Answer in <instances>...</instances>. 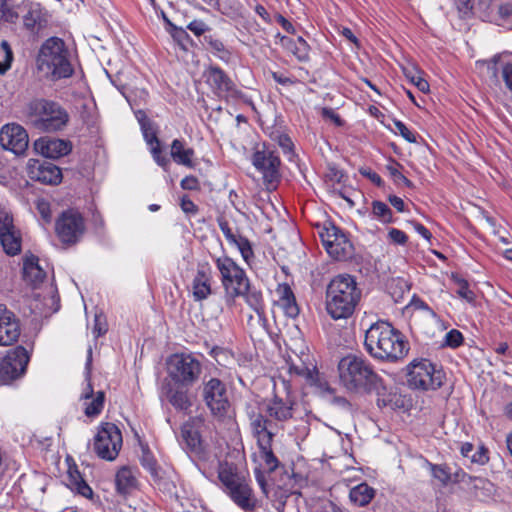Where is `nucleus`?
<instances>
[{"instance_id":"obj_1","label":"nucleus","mask_w":512,"mask_h":512,"mask_svg":"<svg viewBox=\"0 0 512 512\" xmlns=\"http://www.w3.org/2000/svg\"><path fill=\"white\" fill-rule=\"evenodd\" d=\"M364 347L371 357L386 362L403 359L409 351L403 335L385 321L369 326L365 332Z\"/></svg>"},{"instance_id":"obj_2","label":"nucleus","mask_w":512,"mask_h":512,"mask_svg":"<svg viewBox=\"0 0 512 512\" xmlns=\"http://www.w3.org/2000/svg\"><path fill=\"white\" fill-rule=\"evenodd\" d=\"M361 299V290L354 277L348 274L335 276L326 290V311L334 320L347 319Z\"/></svg>"},{"instance_id":"obj_3","label":"nucleus","mask_w":512,"mask_h":512,"mask_svg":"<svg viewBox=\"0 0 512 512\" xmlns=\"http://www.w3.org/2000/svg\"><path fill=\"white\" fill-rule=\"evenodd\" d=\"M338 374L341 385L350 392H371L382 386L381 378L370 362L353 354L341 358Z\"/></svg>"},{"instance_id":"obj_4","label":"nucleus","mask_w":512,"mask_h":512,"mask_svg":"<svg viewBox=\"0 0 512 512\" xmlns=\"http://www.w3.org/2000/svg\"><path fill=\"white\" fill-rule=\"evenodd\" d=\"M36 63L38 71L51 81L68 78L74 72L68 48L58 37H50L44 41Z\"/></svg>"},{"instance_id":"obj_5","label":"nucleus","mask_w":512,"mask_h":512,"mask_svg":"<svg viewBox=\"0 0 512 512\" xmlns=\"http://www.w3.org/2000/svg\"><path fill=\"white\" fill-rule=\"evenodd\" d=\"M26 116L34 129L47 133L62 131L70 120L69 113L60 103L45 98L31 100Z\"/></svg>"},{"instance_id":"obj_6","label":"nucleus","mask_w":512,"mask_h":512,"mask_svg":"<svg viewBox=\"0 0 512 512\" xmlns=\"http://www.w3.org/2000/svg\"><path fill=\"white\" fill-rule=\"evenodd\" d=\"M215 266L220 274V281L225 292L226 304L231 306L247 288L249 278L245 270L229 256L214 258Z\"/></svg>"},{"instance_id":"obj_7","label":"nucleus","mask_w":512,"mask_h":512,"mask_svg":"<svg viewBox=\"0 0 512 512\" xmlns=\"http://www.w3.org/2000/svg\"><path fill=\"white\" fill-rule=\"evenodd\" d=\"M282 390L279 389L278 383H274V395L268 399L264 404V416L269 421V427L272 430V421L276 423H286L294 418L296 411L295 400L291 396L290 385L284 380L280 379Z\"/></svg>"},{"instance_id":"obj_8","label":"nucleus","mask_w":512,"mask_h":512,"mask_svg":"<svg viewBox=\"0 0 512 512\" xmlns=\"http://www.w3.org/2000/svg\"><path fill=\"white\" fill-rule=\"evenodd\" d=\"M249 426L253 437L257 440L260 457L268 470L274 471L279 461L272 451V441L275 433L269 427V421L261 412L255 409L247 411Z\"/></svg>"},{"instance_id":"obj_9","label":"nucleus","mask_w":512,"mask_h":512,"mask_svg":"<svg viewBox=\"0 0 512 512\" xmlns=\"http://www.w3.org/2000/svg\"><path fill=\"white\" fill-rule=\"evenodd\" d=\"M167 374L174 385L191 387L202 372L200 361L192 354L176 353L167 359Z\"/></svg>"},{"instance_id":"obj_10","label":"nucleus","mask_w":512,"mask_h":512,"mask_svg":"<svg viewBox=\"0 0 512 512\" xmlns=\"http://www.w3.org/2000/svg\"><path fill=\"white\" fill-rule=\"evenodd\" d=\"M409 387L419 390H436L443 385L444 374L425 358L414 359L407 365Z\"/></svg>"},{"instance_id":"obj_11","label":"nucleus","mask_w":512,"mask_h":512,"mask_svg":"<svg viewBox=\"0 0 512 512\" xmlns=\"http://www.w3.org/2000/svg\"><path fill=\"white\" fill-rule=\"evenodd\" d=\"M203 398L212 415L219 421L233 422V411L228 399L225 384L211 378L203 387Z\"/></svg>"},{"instance_id":"obj_12","label":"nucleus","mask_w":512,"mask_h":512,"mask_svg":"<svg viewBox=\"0 0 512 512\" xmlns=\"http://www.w3.org/2000/svg\"><path fill=\"white\" fill-rule=\"evenodd\" d=\"M123 443L122 434L114 423H102L94 437L93 449L104 460L113 461L119 454Z\"/></svg>"},{"instance_id":"obj_13","label":"nucleus","mask_w":512,"mask_h":512,"mask_svg":"<svg viewBox=\"0 0 512 512\" xmlns=\"http://www.w3.org/2000/svg\"><path fill=\"white\" fill-rule=\"evenodd\" d=\"M55 232L66 245L76 244L85 232V222L82 215L74 210L61 213L55 223Z\"/></svg>"},{"instance_id":"obj_14","label":"nucleus","mask_w":512,"mask_h":512,"mask_svg":"<svg viewBox=\"0 0 512 512\" xmlns=\"http://www.w3.org/2000/svg\"><path fill=\"white\" fill-rule=\"evenodd\" d=\"M143 138L149 146L153 160L163 169H167L170 160L162 154L161 144L157 137L158 126L143 110L134 111Z\"/></svg>"},{"instance_id":"obj_15","label":"nucleus","mask_w":512,"mask_h":512,"mask_svg":"<svg viewBox=\"0 0 512 512\" xmlns=\"http://www.w3.org/2000/svg\"><path fill=\"white\" fill-rule=\"evenodd\" d=\"M252 163L262 173L267 188L274 189L280 177L279 167L281 162L278 155L263 144L262 148L257 149L253 154Z\"/></svg>"},{"instance_id":"obj_16","label":"nucleus","mask_w":512,"mask_h":512,"mask_svg":"<svg viewBox=\"0 0 512 512\" xmlns=\"http://www.w3.org/2000/svg\"><path fill=\"white\" fill-rule=\"evenodd\" d=\"M30 356L23 346H17L0 361V384H9L21 377L27 368Z\"/></svg>"},{"instance_id":"obj_17","label":"nucleus","mask_w":512,"mask_h":512,"mask_svg":"<svg viewBox=\"0 0 512 512\" xmlns=\"http://www.w3.org/2000/svg\"><path fill=\"white\" fill-rule=\"evenodd\" d=\"M327 253L336 260L346 259L351 250V243L346 235L333 224L324 225L319 232Z\"/></svg>"},{"instance_id":"obj_18","label":"nucleus","mask_w":512,"mask_h":512,"mask_svg":"<svg viewBox=\"0 0 512 512\" xmlns=\"http://www.w3.org/2000/svg\"><path fill=\"white\" fill-rule=\"evenodd\" d=\"M24 28L32 35H38L48 25V13L40 3L23 0L17 4Z\"/></svg>"},{"instance_id":"obj_19","label":"nucleus","mask_w":512,"mask_h":512,"mask_svg":"<svg viewBox=\"0 0 512 512\" xmlns=\"http://www.w3.org/2000/svg\"><path fill=\"white\" fill-rule=\"evenodd\" d=\"M28 134L18 124H7L0 130V145L16 155L23 154L28 148Z\"/></svg>"},{"instance_id":"obj_20","label":"nucleus","mask_w":512,"mask_h":512,"mask_svg":"<svg viewBox=\"0 0 512 512\" xmlns=\"http://www.w3.org/2000/svg\"><path fill=\"white\" fill-rule=\"evenodd\" d=\"M21 334L20 321L6 305L0 304V345L15 343Z\"/></svg>"},{"instance_id":"obj_21","label":"nucleus","mask_w":512,"mask_h":512,"mask_svg":"<svg viewBox=\"0 0 512 512\" xmlns=\"http://www.w3.org/2000/svg\"><path fill=\"white\" fill-rule=\"evenodd\" d=\"M28 169L31 179L43 184L56 185L62 180L60 168L47 160L30 159Z\"/></svg>"},{"instance_id":"obj_22","label":"nucleus","mask_w":512,"mask_h":512,"mask_svg":"<svg viewBox=\"0 0 512 512\" xmlns=\"http://www.w3.org/2000/svg\"><path fill=\"white\" fill-rule=\"evenodd\" d=\"M34 150L45 158L57 159L71 152L72 143L65 139L41 137L34 142Z\"/></svg>"},{"instance_id":"obj_23","label":"nucleus","mask_w":512,"mask_h":512,"mask_svg":"<svg viewBox=\"0 0 512 512\" xmlns=\"http://www.w3.org/2000/svg\"><path fill=\"white\" fill-rule=\"evenodd\" d=\"M226 494L244 512H253L255 510L257 500L246 478L241 482H237L236 485L226 491Z\"/></svg>"},{"instance_id":"obj_24","label":"nucleus","mask_w":512,"mask_h":512,"mask_svg":"<svg viewBox=\"0 0 512 512\" xmlns=\"http://www.w3.org/2000/svg\"><path fill=\"white\" fill-rule=\"evenodd\" d=\"M195 301H203L212 293V273L208 264L199 265L191 283Z\"/></svg>"},{"instance_id":"obj_25","label":"nucleus","mask_w":512,"mask_h":512,"mask_svg":"<svg viewBox=\"0 0 512 512\" xmlns=\"http://www.w3.org/2000/svg\"><path fill=\"white\" fill-rule=\"evenodd\" d=\"M286 364L290 375L303 378L310 384L316 381V367L310 361L308 354L295 355V358L289 357Z\"/></svg>"},{"instance_id":"obj_26","label":"nucleus","mask_w":512,"mask_h":512,"mask_svg":"<svg viewBox=\"0 0 512 512\" xmlns=\"http://www.w3.org/2000/svg\"><path fill=\"white\" fill-rule=\"evenodd\" d=\"M206 81L220 96L234 91V83L227 74L218 67H210L206 72Z\"/></svg>"},{"instance_id":"obj_27","label":"nucleus","mask_w":512,"mask_h":512,"mask_svg":"<svg viewBox=\"0 0 512 512\" xmlns=\"http://www.w3.org/2000/svg\"><path fill=\"white\" fill-rule=\"evenodd\" d=\"M134 440V452L138 455L141 465L152 475H155L157 462L147 442H145L136 431L134 432Z\"/></svg>"},{"instance_id":"obj_28","label":"nucleus","mask_w":512,"mask_h":512,"mask_svg":"<svg viewBox=\"0 0 512 512\" xmlns=\"http://www.w3.org/2000/svg\"><path fill=\"white\" fill-rule=\"evenodd\" d=\"M276 292L279 296L278 305L280 308L288 317L295 318L299 314V308L290 286L286 283L279 284Z\"/></svg>"},{"instance_id":"obj_29","label":"nucleus","mask_w":512,"mask_h":512,"mask_svg":"<svg viewBox=\"0 0 512 512\" xmlns=\"http://www.w3.org/2000/svg\"><path fill=\"white\" fill-rule=\"evenodd\" d=\"M45 271L39 266V259L35 255L27 256L23 262V278L33 286L44 281Z\"/></svg>"},{"instance_id":"obj_30","label":"nucleus","mask_w":512,"mask_h":512,"mask_svg":"<svg viewBox=\"0 0 512 512\" xmlns=\"http://www.w3.org/2000/svg\"><path fill=\"white\" fill-rule=\"evenodd\" d=\"M189 387L170 385L167 388L166 396L169 403L177 410L187 411L192 403L188 394Z\"/></svg>"},{"instance_id":"obj_31","label":"nucleus","mask_w":512,"mask_h":512,"mask_svg":"<svg viewBox=\"0 0 512 512\" xmlns=\"http://www.w3.org/2000/svg\"><path fill=\"white\" fill-rule=\"evenodd\" d=\"M81 398L85 400L91 399L89 403H86L84 410L87 417H95L101 413L105 401V393L103 391H98L93 397V387L91 383L88 382L87 388L81 395Z\"/></svg>"},{"instance_id":"obj_32","label":"nucleus","mask_w":512,"mask_h":512,"mask_svg":"<svg viewBox=\"0 0 512 512\" xmlns=\"http://www.w3.org/2000/svg\"><path fill=\"white\" fill-rule=\"evenodd\" d=\"M194 154V150L192 148H187L183 140L174 139L172 141L170 155L177 164L189 168L194 167Z\"/></svg>"},{"instance_id":"obj_33","label":"nucleus","mask_w":512,"mask_h":512,"mask_svg":"<svg viewBox=\"0 0 512 512\" xmlns=\"http://www.w3.org/2000/svg\"><path fill=\"white\" fill-rule=\"evenodd\" d=\"M281 45L291 52L299 61H306L309 58V45L302 38L292 39L287 36H280Z\"/></svg>"},{"instance_id":"obj_34","label":"nucleus","mask_w":512,"mask_h":512,"mask_svg":"<svg viewBox=\"0 0 512 512\" xmlns=\"http://www.w3.org/2000/svg\"><path fill=\"white\" fill-rule=\"evenodd\" d=\"M218 478L222 485L224 486V491H228L237 482L243 481L246 477L237 472L236 467L233 464H229L227 462L220 463L218 468Z\"/></svg>"},{"instance_id":"obj_35","label":"nucleus","mask_w":512,"mask_h":512,"mask_svg":"<svg viewBox=\"0 0 512 512\" xmlns=\"http://www.w3.org/2000/svg\"><path fill=\"white\" fill-rule=\"evenodd\" d=\"M218 478L222 485L224 486V491H228L237 482L243 481L246 477L237 472L236 467L233 464H229L227 462L220 463L218 468Z\"/></svg>"},{"instance_id":"obj_36","label":"nucleus","mask_w":512,"mask_h":512,"mask_svg":"<svg viewBox=\"0 0 512 512\" xmlns=\"http://www.w3.org/2000/svg\"><path fill=\"white\" fill-rule=\"evenodd\" d=\"M240 296L244 297L247 305L256 312L259 318L264 317L265 305L262 292L251 286L250 281L248 282L247 288L242 291Z\"/></svg>"},{"instance_id":"obj_37","label":"nucleus","mask_w":512,"mask_h":512,"mask_svg":"<svg viewBox=\"0 0 512 512\" xmlns=\"http://www.w3.org/2000/svg\"><path fill=\"white\" fill-rule=\"evenodd\" d=\"M375 493V489L369 486L367 483H360L351 488L349 492V498L351 502L356 506L364 507L368 505L375 497Z\"/></svg>"},{"instance_id":"obj_38","label":"nucleus","mask_w":512,"mask_h":512,"mask_svg":"<svg viewBox=\"0 0 512 512\" xmlns=\"http://www.w3.org/2000/svg\"><path fill=\"white\" fill-rule=\"evenodd\" d=\"M72 490H76L80 495L91 498L93 495V491L91 487L86 483L83 479L81 473L78 471L77 467H69L68 469V484Z\"/></svg>"},{"instance_id":"obj_39","label":"nucleus","mask_w":512,"mask_h":512,"mask_svg":"<svg viewBox=\"0 0 512 512\" xmlns=\"http://www.w3.org/2000/svg\"><path fill=\"white\" fill-rule=\"evenodd\" d=\"M0 242L3 250L8 255L14 256L21 251L22 239L18 229L8 233H1Z\"/></svg>"},{"instance_id":"obj_40","label":"nucleus","mask_w":512,"mask_h":512,"mask_svg":"<svg viewBox=\"0 0 512 512\" xmlns=\"http://www.w3.org/2000/svg\"><path fill=\"white\" fill-rule=\"evenodd\" d=\"M181 439L190 451H199L201 446V437L199 432L193 427L191 423L186 422L182 425Z\"/></svg>"},{"instance_id":"obj_41","label":"nucleus","mask_w":512,"mask_h":512,"mask_svg":"<svg viewBox=\"0 0 512 512\" xmlns=\"http://www.w3.org/2000/svg\"><path fill=\"white\" fill-rule=\"evenodd\" d=\"M230 245L235 246L241 254L242 259L247 265H250L255 258L251 242L244 236L239 235L235 242Z\"/></svg>"},{"instance_id":"obj_42","label":"nucleus","mask_w":512,"mask_h":512,"mask_svg":"<svg viewBox=\"0 0 512 512\" xmlns=\"http://www.w3.org/2000/svg\"><path fill=\"white\" fill-rule=\"evenodd\" d=\"M371 207L374 218L377 219L382 224H389L394 221L392 210L386 203L374 200L371 204Z\"/></svg>"},{"instance_id":"obj_43","label":"nucleus","mask_w":512,"mask_h":512,"mask_svg":"<svg viewBox=\"0 0 512 512\" xmlns=\"http://www.w3.org/2000/svg\"><path fill=\"white\" fill-rule=\"evenodd\" d=\"M115 490L124 501L128 497V466H122L115 475Z\"/></svg>"},{"instance_id":"obj_44","label":"nucleus","mask_w":512,"mask_h":512,"mask_svg":"<svg viewBox=\"0 0 512 512\" xmlns=\"http://www.w3.org/2000/svg\"><path fill=\"white\" fill-rule=\"evenodd\" d=\"M454 281L458 286L456 292L459 295V297L466 300L467 302H473L475 299V294L469 288L468 282L465 279L459 277H455Z\"/></svg>"},{"instance_id":"obj_45","label":"nucleus","mask_w":512,"mask_h":512,"mask_svg":"<svg viewBox=\"0 0 512 512\" xmlns=\"http://www.w3.org/2000/svg\"><path fill=\"white\" fill-rule=\"evenodd\" d=\"M207 43L211 49V51L217 55L222 60H227L230 57L229 51L225 48L223 42L219 39L209 37L207 38Z\"/></svg>"},{"instance_id":"obj_46","label":"nucleus","mask_w":512,"mask_h":512,"mask_svg":"<svg viewBox=\"0 0 512 512\" xmlns=\"http://www.w3.org/2000/svg\"><path fill=\"white\" fill-rule=\"evenodd\" d=\"M429 468L431 470L432 476L437 479L442 485H447L450 481V473L446 466L444 465H436L429 463Z\"/></svg>"},{"instance_id":"obj_47","label":"nucleus","mask_w":512,"mask_h":512,"mask_svg":"<svg viewBox=\"0 0 512 512\" xmlns=\"http://www.w3.org/2000/svg\"><path fill=\"white\" fill-rule=\"evenodd\" d=\"M463 340V334L457 329H452L446 333L444 345L455 349L462 345Z\"/></svg>"},{"instance_id":"obj_48","label":"nucleus","mask_w":512,"mask_h":512,"mask_svg":"<svg viewBox=\"0 0 512 512\" xmlns=\"http://www.w3.org/2000/svg\"><path fill=\"white\" fill-rule=\"evenodd\" d=\"M21 17L20 9H17V5L13 7L4 5V9L1 12L0 22L4 21L7 23L15 24Z\"/></svg>"},{"instance_id":"obj_49","label":"nucleus","mask_w":512,"mask_h":512,"mask_svg":"<svg viewBox=\"0 0 512 512\" xmlns=\"http://www.w3.org/2000/svg\"><path fill=\"white\" fill-rule=\"evenodd\" d=\"M471 462L478 465H485L489 461V450L484 444H480L477 450L470 457Z\"/></svg>"},{"instance_id":"obj_50","label":"nucleus","mask_w":512,"mask_h":512,"mask_svg":"<svg viewBox=\"0 0 512 512\" xmlns=\"http://www.w3.org/2000/svg\"><path fill=\"white\" fill-rule=\"evenodd\" d=\"M406 77L414 84L419 91L426 93L429 91V83L417 72L406 73Z\"/></svg>"},{"instance_id":"obj_51","label":"nucleus","mask_w":512,"mask_h":512,"mask_svg":"<svg viewBox=\"0 0 512 512\" xmlns=\"http://www.w3.org/2000/svg\"><path fill=\"white\" fill-rule=\"evenodd\" d=\"M166 30L172 36V38L180 45H183L189 38L188 33L182 27L171 25V28H166Z\"/></svg>"},{"instance_id":"obj_52","label":"nucleus","mask_w":512,"mask_h":512,"mask_svg":"<svg viewBox=\"0 0 512 512\" xmlns=\"http://www.w3.org/2000/svg\"><path fill=\"white\" fill-rule=\"evenodd\" d=\"M219 228L221 232L223 233L224 237L226 238L227 242L231 244L232 242H235V239L239 236L238 234H235L229 223L226 220H219L218 221Z\"/></svg>"},{"instance_id":"obj_53","label":"nucleus","mask_w":512,"mask_h":512,"mask_svg":"<svg viewBox=\"0 0 512 512\" xmlns=\"http://www.w3.org/2000/svg\"><path fill=\"white\" fill-rule=\"evenodd\" d=\"M187 28L192 32L194 33L195 36H201L203 35L206 31L209 30V27L208 25L202 21V20H193L191 21Z\"/></svg>"},{"instance_id":"obj_54","label":"nucleus","mask_w":512,"mask_h":512,"mask_svg":"<svg viewBox=\"0 0 512 512\" xmlns=\"http://www.w3.org/2000/svg\"><path fill=\"white\" fill-rule=\"evenodd\" d=\"M388 238L395 244H406L408 237L402 230L391 228L388 232Z\"/></svg>"},{"instance_id":"obj_55","label":"nucleus","mask_w":512,"mask_h":512,"mask_svg":"<svg viewBox=\"0 0 512 512\" xmlns=\"http://www.w3.org/2000/svg\"><path fill=\"white\" fill-rule=\"evenodd\" d=\"M107 331V324L105 321V318L102 315H95L94 318V327H93V334L95 337L102 336Z\"/></svg>"},{"instance_id":"obj_56","label":"nucleus","mask_w":512,"mask_h":512,"mask_svg":"<svg viewBox=\"0 0 512 512\" xmlns=\"http://www.w3.org/2000/svg\"><path fill=\"white\" fill-rule=\"evenodd\" d=\"M1 46L5 50V53H6L5 62L4 63L0 62V75H3L11 66L13 54H12V51H11L7 41H2Z\"/></svg>"},{"instance_id":"obj_57","label":"nucleus","mask_w":512,"mask_h":512,"mask_svg":"<svg viewBox=\"0 0 512 512\" xmlns=\"http://www.w3.org/2000/svg\"><path fill=\"white\" fill-rule=\"evenodd\" d=\"M502 76L507 88L512 91V59L503 63Z\"/></svg>"},{"instance_id":"obj_58","label":"nucleus","mask_w":512,"mask_h":512,"mask_svg":"<svg viewBox=\"0 0 512 512\" xmlns=\"http://www.w3.org/2000/svg\"><path fill=\"white\" fill-rule=\"evenodd\" d=\"M394 124H395L397 131L404 139H406L409 142L416 141V138H415L414 134L412 133V131L403 122L395 121Z\"/></svg>"},{"instance_id":"obj_59","label":"nucleus","mask_w":512,"mask_h":512,"mask_svg":"<svg viewBox=\"0 0 512 512\" xmlns=\"http://www.w3.org/2000/svg\"><path fill=\"white\" fill-rule=\"evenodd\" d=\"M275 140L278 145L283 149L284 153H289L292 151L293 143L290 137L286 134H279L276 136Z\"/></svg>"},{"instance_id":"obj_60","label":"nucleus","mask_w":512,"mask_h":512,"mask_svg":"<svg viewBox=\"0 0 512 512\" xmlns=\"http://www.w3.org/2000/svg\"><path fill=\"white\" fill-rule=\"evenodd\" d=\"M182 189L184 190H198L199 189V181L194 176H186L181 180L180 183Z\"/></svg>"},{"instance_id":"obj_61","label":"nucleus","mask_w":512,"mask_h":512,"mask_svg":"<svg viewBox=\"0 0 512 512\" xmlns=\"http://www.w3.org/2000/svg\"><path fill=\"white\" fill-rule=\"evenodd\" d=\"M181 209L186 214H195L197 212V207L188 197H182L180 203Z\"/></svg>"},{"instance_id":"obj_62","label":"nucleus","mask_w":512,"mask_h":512,"mask_svg":"<svg viewBox=\"0 0 512 512\" xmlns=\"http://www.w3.org/2000/svg\"><path fill=\"white\" fill-rule=\"evenodd\" d=\"M497 13L502 20L508 19L512 16V5L509 3L499 5Z\"/></svg>"},{"instance_id":"obj_63","label":"nucleus","mask_w":512,"mask_h":512,"mask_svg":"<svg viewBox=\"0 0 512 512\" xmlns=\"http://www.w3.org/2000/svg\"><path fill=\"white\" fill-rule=\"evenodd\" d=\"M388 200L390 202V204L398 211V212H404L405 210V203L403 201L402 198L398 197V196H395V195H390L388 197Z\"/></svg>"},{"instance_id":"obj_64","label":"nucleus","mask_w":512,"mask_h":512,"mask_svg":"<svg viewBox=\"0 0 512 512\" xmlns=\"http://www.w3.org/2000/svg\"><path fill=\"white\" fill-rule=\"evenodd\" d=\"M38 210H39V213L41 214L42 218L46 222L51 221V211H50V207H49L48 203H46V202L38 203Z\"/></svg>"}]
</instances>
